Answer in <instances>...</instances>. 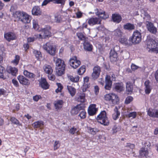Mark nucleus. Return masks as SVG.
<instances>
[{"mask_svg":"<svg viewBox=\"0 0 158 158\" xmlns=\"http://www.w3.org/2000/svg\"><path fill=\"white\" fill-rule=\"evenodd\" d=\"M88 94L82 93L79 96L78 100L82 102H84L85 101V96L88 95Z\"/></svg>","mask_w":158,"mask_h":158,"instance_id":"obj_38","label":"nucleus"},{"mask_svg":"<svg viewBox=\"0 0 158 158\" xmlns=\"http://www.w3.org/2000/svg\"><path fill=\"white\" fill-rule=\"evenodd\" d=\"M83 108H84V106L83 105H78L72 109L71 113L72 115L76 114Z\"/></svg>","mask_w":158,"mask_h":158,"instance_id":"obj_13","label":"nucleus"},{"mask_svg":"<svg viewBox=\"0 0 158 158\" xmlns=\"http://www.w3.org/2000/svg\"><path fill=\"white\" fill-rule=\"evenodd\" d=\"M4 70V67L0 65V77L1 78H3L4 77L3 74Z\"/></svg>","mask_w":158,"mask_h":158,"instance_id":"obj_58","label":"nucleus"},{"mask_svg":"<svg viewBox=\"0 0 158 158\" xmlns=\"http://www.w3.org/2000/svg\"><path fill=\"white\" fill-rule=\"evenodd\" d=\"M12 83L16 87H18L19 86V84L18 81L16 80V79H12Z\"/></svg>","mask_w":158,"mask_h":158,"instance_id":"obj_59","label":"nucleus"},{"mask_svg":"<svg viewBox=\"0 0 158 158\" xmlns=\"http://www.w3.org/2000/svg\"><path fill=\"white\" fill-rule=\"evenodd\" d=\"M43 48L50 54L52 55H54L55 54V48L51 42H48L44 45Z\"/></svg>","mask_w":158,"mask_h":158,"instance_id":"obj_6","label":"nucleus"},{"mask_svg":"<svg viewBox=\"0 0 158 158\" xmlns=\"http://www.w3.org/2000/svg\"><path fill=\"white\" fill-rule=\"evenodd\" d=\"M101 68L98 66H95L93 69V72L92 74V77L94 79H95L98 77L101 72Z\"/></svg>","mask_w":158,"mask_h":158,"instance_id":"obj_11","label":"nucleus"},{"mask_svg":"<svg viewBox=\"0 0 158 158\" xmlns=\"http://www.w3.org/2000/svg\"><path fill=\"white\" fill-rule=\"evenodd\" d=\"M97 119L98 123L105 126L109 124V121L106 117V113L105 111L101 112L97 116Z\"/></svg>","mask_w":158,"mask_h":158,"instance_id":"obj_4","label":"nucleus"},{"mask_svg":"<svg viewBox=\"0 0 158 158\" xmlns=\"http://www.w3.org/2000/svg\"><path fill=\"white\" fill-rule=\"evenodd\" d=\"M51 27L49 26H46L44 28H41L40 31L41 32L40 34L35 35V36L38 38L39 39H45L46 37L49 36L51 32L50 30L51 29Z\"/></svg>","mask_w":158,"mask_h":158,"instance_id":"obj_3","label":"nucleus"},{"mask_svg":"<svg viewBox=\"0 0 158 158\" xmlns=\"http://www.w3.org/2000/svg\"><path fill=\"white\" fill-rule=\"evenodd\" d=\"M86 112L83 108L82 110L80 111V113L79 114V116L81 118L83 119L85 118Z\"/></svg>","mask_w":158,"mask_h":158,"instance_id":"obj_49","label":"nucleus"},{"mask_svg":"<svg viewBox=\"0 0 158 158\" xmlns=\"http://www.w3.org/2000/svg\"><path fill=\"white\" fill-rule=\"evenodd\" d=\"M60 143L59 141H56L54 145V149L55 150L57 149L60 146Z\"/></svg>","mask_w":158,"mask_h":158,"instance_id":"obj_53","label":"nucleus"},{"mask_svg":"<svg viewBox=\"0 0 158 158\" xmlns=\"http://www.w3.org/2000/svg\"><path fill=\"white\" fill-rule=\"evenodd\" d=\"M24 12H21L19 11H17L15 12L14 14V16L17 20L21 21V19Z\"/></svg>","mask_w":158,"mask_h":158,"instance_id":"obj_29","label":"nucleus"},{"mask_svg":"<svg viewBox=\"0 0 158 158\" xmlns=\"http://www.w3.org/2000/svg\"><path fill=\"white\" fill-rule=\"evenodd\" d=\"M10 120L13 123L15 124L19 125H21V124L20 123L19 121L14 117H11Z\"/></svg>","mask_w":158,"mask_h":158,"instance_id":"obj_50","label":"nucleus"},{"mask_svg":"<svg viewBox=\"0 0 158 158\" xmlns=\"http://www.w3.org/2000/svg\"><path fill=\"white\" fill-rule=\"evenodd\" d=\"M62 18L61 16L60 15L56 14L55 16L54 20L56 23H59L62 21Z\"/></svg>","mask_w":158,"mask_h":158,"instance_id":"obj_47","label":"nucleus"},{"mask_svg":"<svg viewBox=\"0 0 158 158\" xmlns=\"http://www.w3.org/2000/svg\"><path fill=\"white\" fill-rule=\"evenodd\" d=\"M40 85L44 89H47L49 88V85L44 78H41L39 81Z\"/></svg>","mask_w":158,"mask_h":158,"instance_id":"obj_25","label":"nucleus"},{"mask_svg":"<svg viewBox=\"0 0 158 158\" xmlns=\"http://www.w3.org/2000/svg\"><path fill=\"white\" fill-rule=\"evenodd\" d=\"M21 21L24 23H28L31 22V17L25 12L24 13Z\"/></svg>","mask_w":158,"mask_h":158,"instance_id":"obj_19","label":"nucleus"},{"mask_svg":"<svg viewBox=\"0 0 158 158\" xmlns=\"http://www.w3.org/2000/svg\"><path fill=\"white\" fill-rule=\"evenodd\" d=\"M97 111V109L96 107V105L93 104L89 106L88 113L89 115H93L96 114Z\"/></svg>","mask_w":158,"mask_h":158,"instance_id":"obj_23","label":"nucleus"},{"mask_svg":"<svg viewBox=\"0 0 158 158\" xmlns=\"http://www.w3.org/2000/svg\"><path fill=\"white\" fill-rule=\"evenodd\" d=\"M7 92L3 89H0V96L2 95H5L6 94Z\"/></svg>","mask_w":158,"mask_h":158,"instance_id":"obj_61","label":"nucleus"},{"mask_svg":"<svg viewBox=\"0 0 158 158\" xmlns=\"http://www.w3.org/2000/svg\"><path fill=\"white\" fill-rule=\"evenodd\" d=\"M119 46H116L113 49H111L110 52V59L112 62L115 61L117 60L118 56L117 52L119 50Z\"/></svg>","mask_w":158,"mask_h":158,"instance_id":"obj_8","label":"nucleus"},{"mask_svg":"<svg viewBox=\"0 0 158 158\" xmlns=\"http://www.w3.org/2000/svg\"><path fill=\"white\" fill-rule=\"evenodd\" d=\"M112 19L114 22L119 23L122 20V17L119 14H114L112 15Z\"/></svg>","mask_w":158,"mask_h":158,"instance_id":"obj_26","label":"nucleus"},{"mask_svg":"<svg viewBox=\"0 0 158 158\" xmlns=\"http://www.w3.org/2000/svg\"><path fill=\"white\" fill-rule=\"evenodd\" d=\"M119 41L122 44H124L125 45L128 44L127 39L125 37H122L120 39Z\"/></svg>","mask_w":158,"mask_h":158,"instance_id":"obj_51","label":"nucleus"},{"mask_svg":"<svg viewBox=\"0 0 158 158\" xmlns=\"http://www.w3.org/2000/svg\"><path fill=\"white\" fill-rule=\"evenodd\" d=\"M67 88L71 95L72 97L76 93L75 89L71 86H67Z\"/></svg>","mask_w":158,"mask_h":158,"instance_id":"obj_35","label":"nucleus"},{"mask_svg":"<svg viewBox=\"0 0 158 158\" xmlns=\"http://www.w3.org/2000/svg\"><path fill=\"white\" fill-rule=\"evenodd\" d=\"M85 71V68L84 66H82L78 70V73L79 75H82L83 74Z\"/></svg>","mask_w":158,"mask_h":158,"instance_id":"obj_48","label":"nucleus"},{"mask_svg":"<svg viewBox=\"0 0 158 158\" xmlns=\"http://www.w3.org/2000/svg\"><path fill=\"white\" fill-rule=\"evenodd\" d=\"M101 20L97 17L91 18L88 21V23L90 25H94L96 24H100Z\"/></svg>","mask_w":158,"mask_h":158,"instance_id":"obj_18","label":"nucleus"},{"mask_svg":"<svg viewBox=\"0 0 158 158\" xmlns=\"http://www.w3.org/2000/svg\"><path fill=\"white\" fill-rule=\"evenodd\" d=\"M126 90L128 92L130 93L132 92L133 87L132 84L129 82H128L126 83Z\"/></svg>","mask_w":158,"mask_h":158,"instance_id":"obj_37","label":"nucleus"},{"mask_svg":"<svg viewBox=\"0 0 158 158\" xmlns=\"http://www.w3.org/2000/svg\"><path fill=\"white\" fill-rule=\"evenodd\" d=\"M4 37L5 39L9 42L14 40L16 38L15 34L14 33L11 32H8L5 33Z\"/></svg>","mask_w":158,"mask_h":158,"instance_id":"obj_17","label":"nucleus"},{"mask_svg":"<svg viewBox=\"0 0 158 158\" xmlns=\"http://www.w3.org/2000/svg\"><path fill=\"white\" fill-rule=\"evenodd\" d=\"M114 113L113 114L112 117L114 119L116 120L118 118L120 114V113L118 111L117 108L115 107L114 110Z\"/></svg>","mask_w":158,"mask_h":158,"instance_id":"obj_36","label":"nucleus"},{"mask_svg":"<svg viewBox=\"0 0 158 158\" xmlns=\"http://www.w3.org/2000/svg\"><path fill=\"white\" fill-rule=\"evenodd\" d=\"M17 79L19 82L23 85H27L29 84V80L25 77L22 75H19L17 77Z\"/></svg>","mask_w":158,"mask_h":158,"instance_id":"obj_20","label":"nucleus"},{"mask_svg":"<svg viewBox=\"0 0 158 158\" xmlns=\"http://www.w3.org/2000/svg\"><path fill=\"white\" fill-rule=\"evenodd\" d=\"M33 27L34 29L36 30H38L39 25L38 24V20L36 19H34L32 20Z\"/></svg>","mask_w":158,"mask_h":158,"instance_id":"obj_40","label":"nucleus"},{"mask_svg":"<svg viewBox=\"0 0 158 158\" xmlns=\"http://www.w3.org/2000/svg\"><path fill=\"white\" fill-rule=\"evenodd\" d=\"M95 11L96 15L102 19H106L109 17L108 14L107 13L101 9H96Z\"/></svg>","mask_w":158,"mask_h":158,"instance_id":"obj_9","label":"nucleus"},{"mask_svg":"<svg viewBox=\"0 0 158 158\" xmlns=\"http://www.w3.org/2000/svg\"><path fill=\"white\" fill-rule=\"evenodd\" d=\"M105 85L104 87L106 89L110 90L111 88L112 82L110 80V77L107 75L105 77Z\"/></svg>","mask_w":158,"mask_h":158,"instance_id":"obj_15","label":"nucleus"},{"mask_svg":"<svg viewBox=\"0 0 158 158\" xmlns=\"http://www.w3.org/2000/svg\"><path fill=\"white\" fill-rule=\"evenodd\" d=\"M44 72L48 74H51L53 72L52 67L48 65H45L43 67Z\"/></svg>","mask_w":158,"mask_h":158,"instance_id":"obj_30","label":"nucleus"},{"mask_svg":"<svg viewBox=\"0 0 158 158\" xmlns=\"http://www.w3.org/2000/svg\"><path fill=\"white\" fill-rule=\"evenodd\" d=\"M88 87V85L87 84H84L83 86L82 87L83 93L88 94H90L89 91L87 89Z\"/></svg>","mask_w":158,"mask_h":158,"instance_id":"obj_41","label":"nucleus"},{"mask_svg":"<svg viewBox=\"0 0 158 158\" xmlns=\"http://www.w3.org/2000/svg\"><path fill=\"white\" fill-rule=\"evenodd\" d=\"M142 36L140 32L138 30L134 31L133 35L129 38V40L132 43L138 44L141 40Z\"/></svg>","mask_w":158,"mask_h":158,"instance_id":"obj_5","label":"nucleus"},{"mask_svg":"<svg viewBox=\"0 0 158 158\" xmlns=\"http://www.w3.org/2000/svg\"><path fill=\"white\" fill-rule=\"evenodd\" d=\"M33 53L37 59H39L42 57V55L40 51L34 50L33 51Z\"/></svg>","mask_w":158,"mask_h":158,"instance_id":"obj_43","label":"nucleus"},{"mask_svg":"<svg viewBox=\"0 0 158 158\" xmlns=\"http://www.w3.org/2000/svg\"><path fill=\"white\" fill-rule=\"evenodd\" d=\"M84 48L85 50L90 51L92 50V46L88 42H85L84 43Z\"/></svg>","mask_w":158,"mask_h":158,"instance_id":"obj_34","label":"nucleus"},{"mask_svg":"<svg viewBox=\"0 0 158 158\" xmlns=\"http://www.w3.org/2000/svg\"><path fill=\"white\" fill-rule=\"evenodd\" d=\"M139 154L141 156L147 157L148 154V152L147 148H142L139 151Z\"/></svg>","mask_w":158,"mask_h":158,"instance_id":"obj_32","label":"nucleus"},{"mask_svg":"<svg viewBox=\"0 0 158 158\" xmlns=\"http://www.w3.org/2000/svg\"><path fill=\"white\" fill-rule=\"evenodd\" d=\"M133 99V98L131 96H129L127 97L125 100V103L127 104L129 103Z\"/></svg>","mask_w":158,"mask_h":158,"instance_id":"obj_55","label":"nucleus"},{"mask_svg":"<svg viewBox=\"0 0 158 158\" xmlns=\"http://www.w3.org/2000/svg\"><path fill=\"white\" fill-rule=\"evenodd\" d=\"M139 67L134 64H132L131 65V69L133 71H135L138 69Z\"/></svg>","mask_w":158,"mask_h":158,"instance_id":"obj_60","label":"nucleus"},{"mask_svg":"<svg viewBox=\"0 0 158 158\" xmlns=\"http://www.w3.org/2000/svg\"><path fill=\"white\" fill-rule=\"evenodd\" d=\"M64 102L62 100H57L55 101L54 105L56 110H59L63 106Z\"/></svg>","mask_w":158,"mask_h":158,"instance_id":"obj_28","label":"nucleus"},{"mask_svg":"<svg viewBox=\"0 0 158 158\" xmlns=\"http://www.w3.org/2000/svg\"><path fill=\"white\" fill-rule=\"evenodd\" d=\"M23 74L25 76L30 78H33L35 76L33 73L29 72L26 70L24 71Z\"/></svg>","mask_w":158,"mask_h":158,"instance_id":"obj_39","label":"nucleus"},{"mask_svg":"<svg viewBox=\"0 0 158 158\" xmlns=\"http://www.w3.org/2000/svg\"><path fill=\"white\" fill-rule=\"evenodd\" d=\"M69 132L72 134H74L76 133H77V129L75 127H72L70 129Z\"/></svg>","mask_w":158,"mask_h":158,"instance_id":"obj_56","label":"nucleus"},{"mask_svg":"<svg viewBox=\"0 0 158 158\" xmlns=\"http://www.w3.org/2000/svg\"><path fill=\"white\" fill-rule=\"evenodd\" d=\"M6 71L8 73L11 74L12 76H16L18 73V69L15 67L8 66L6 68Z\"/></svg>","mask_w":158,"mask_h":158,"instance_id":"obj_16","label":"nucleus"},{"mask_svg":"<svg viewBox=\"0 0 158 158\" xmlns=\"http://www.w3.org/2000/svg\"><path fill=\"white\" fill-rule=\"evenodd\" d=\"M123 27L125 30L131 31L134 30L135 27L133 24L128 23L123 25Z\"/></svg>","mask_w":158,"mask_h":158,"instance_id":"obj_27","label":"nucleus"},{"mask_svg":"<svg viewBox=\"0 0 158 158\" xmlns=\"http://www.w3.org/2000/svg\"><path fill=\"white\" fill-rule=\"evenodd\" d=\"M99 131V129L96 127L92 128L90 127L88 128V132L93 135H95L97 132Z\"/></svg>","mask_w":158,"mask_h":158,"instance_id":"obj_33","label":"nucleus"},{"mask_svg":"<svg viewBox=\"0 0 158 158\" xmlns=\"http://www.w3.org/2000/svg\"><path fill=\"white\" fill-rule=\"evenodd\" d=\"M19 60L20 57L18 55H16L15 57V59L12 61V62L15 65H17L18 64Z\"/></svg>","mask_w":158,"mask_h":158,"instance_id":"obj_52","label":"nucleus"},{"mask_svg":"<svg viewBox=\"0 0 158 158\" xmlns=\"http://www.w3.org/2000/svg\"><path fill=\"white\" fill-rule=\"evenodd\" d=\"M51 2H55L58 4H64L65 2L64 0H49Z\"/></svg>","mask_w":158,"mask_h":158,"instance_id":"obj_57","label":"nucleus"},{"mask_svg":"<svg viewBox=\"0 0 158 158\" xmlns=\"http://www.w3.org/2000/svg\"><path fill=\"white\" fill-rule=\"evenodd\" d=\"M147 48L149 52L158 53V43L152 39L147 40L146 42Z\"/></svg>","mask_w":158,"mask_h":158,"instance_id":"obj_2","label":"nucleus"},{"mask_svg":"<svg viewBox=\"0 0 158 158\" xmlns=\"http://www.w3.org/2000/svg\"><path fill=\"white\" fill-rule=\"evenodd\" d=\"M104 98L106 101H109L114 104L118 103L119 101L118 96L113 93L106 94L105 95Z\"/></svg>","mask_w":158,"mask_h":158,"instance_id":"obj_7","label":"nucleus"},{"mask_svg":"<svg viewBox=\"0 0 158 158\" xmlns=\"http://www.w3.org/2000/svg\"><path fill=\"white\" fill-rule=\"evenodd\" d=\"M44 125V122L42 121L35 122L32 124V126L35 128L40 127Z\"/></svg>","mask_w":158,"mask_h":158,"instance_id":"obj_31","label":"nucleus"},{"mask_svg":"<svg viewBox=\"0 0 158 158\" xmlns=\"http://www.w3.org/2000/svg\"><path fill=\"white\" fill-rule=\"evenodd\" d=\"M144 91L146 94H149L151 92L152 88L150 85V82L149 80L146 81L144 83Z\"/></svg>","mask_w":158,"mask_h":158,"instance_id":"obj_21","label":"nucleus"},{"mask_svg":"<svg viewBox=\"0 0 158 158\" xmlns=\"http://www.w3.org/2000/svg\"><path fill=\"white\" fill-rule=\"evenodd\" d=\"M137 115L136 112L134 111L130 113L127 115V116L129 118H131V119L135 118Z\"/></svg>","mask_w":158,"mask_h":158,"instance_id":"obj_46","label":"nucleus"},{"mask_svg":"<svg viewBox=\"0 0 158 158\" xmlns=\"http://www.w3.org/2000/svg\"><path fill=\"white\" fill-rule=\"evenodd\" d=\"M121 128L120 127H118L116 125L114 126L112 130V133L113 134L116 133L118 132L121 130Z\"/></svg>","mask_w":158,"mask_h":158,"instance_id":"obj_42","label":"nucleus"},{"mask_svg":"<svg viewBox=\"0 0 158 158\" xmlns=\"http://www.w3.org/2000/svg\"><path fill=\"white\" fill-rule=\"evenodd\" d=\"M114 89L116 91L120 92L124 90V88L122 83H116L114 85Z\"/></svg>","mask_w":158,"mask_h":158,"instance_id":"obj_22","label":"nucleus"},{"mask_svg":"<svg viewBox=\"0 0 158 158\" xmlns=\"http://www.w3.org/2000/svg\"><path fill=\"white\" fill-rule=\"evenodd\" d=\"M41 98L39 95H35L33 97V99L35 101L37 102Z\"/></svg>","mask_w":158,"mask_h":158,"instance_id":"obj_63","label":"nucleus"},{"mask_svg":"<svg viewBox=\"0 0 158 158\" xmlns=\"http://www.w3.org/2000/svg\"><path fill=\"white\" fill-rule=\"evenodd\" d=\"M76 15L77 18H79L81 17L82 16V13L80 11H78L76 13Z\"/></svg>","mask_w":158,"mask_h":158,"instance_id":"obj_64","label":"nucleus"},{"mask_svg":"<svg viewBox=\"0 0 158 158\" xmlns=\"http://www.w3.org/2000/svg\"><path fill=\"white\" fill-rule=\"evenodd\" d=\"M48 77L49 80L52 81H53L55 79L54 75L52 74H48Z\"/></svg>","mask_w":158,"mask_h":158,"instance_id":"obj_62","label":"nucleus"},{"mask_svg":"<svg viewBox=\"0 0 158 158\" xmlns=\"http://www.w3.org/2000/svg\"><path fill=\"white\" fill-rule=\"evenodd\" d=\"M77 36L78 38L81 40H84L85 39V36L81 33H77Z\"/></svg>","mask_w":158,"mask_h":158,"instance_id":"obj_54","label":"nucleus"},{"mask_svg":"<svg viewBox=\"0 0 158 158\" xmlns=\"http://www.w3.org/2000/svg\"><path fill=\"white\" fill-rule=\"evenodd\" d=\"M148 114L152 117L158 118V110L150 108L148 111Z\"/></svg>","mask_w":158,"mask_h":158,"instance_id":"obj_14","label":"nucleus"},{"mask_svg":"<svg viewBox=\"0 0 158 158\" xmlns=\"http://www.w3.org/2000/svg\"><path fill=\"white\" fill-rule=\"evenodd\" d=\"M70 64L74 69H76L80 64L81 62L77 60L76 56H73L69 60Z\"/></svg>","mask_w":158,"mask_h":158,"instance_id":"obj_10","label":"nucleus"},{"mask_svg":"<svg viewBox=\"0 0 158 158\" xmlns=\"http://www.w3.org/2000/svg\"><path fill=\"white\" fill-rule=\"evenodd\" d=\"M146 25L148 31L151 33L153 34H156V33L157 29L152 23L147 21Z\"/></svg>","mask_w":158,"mask_h":158,"instance_id":"obj_12","label":"nucleus"},{"mask_svg":"<svg viewBox=\"0 0 158 158\" xmlns=\"http://www.w3.org/2000/svg\"><path fill=\"white\" fill-rule=\"evenodd\" d=\"M32 14L35 15H41L42 11L39 6H34L32 8Z\"/></svg>","mask_w":158,"mask_h":158,"instance_id":"obj_24","label":"nucleus"},{"mask_svg":"<svg viewBox=\"0 0 158 158\" xmlns=\"http://www.w3.org/2000/svg\"><path fill=\"white\" fill-rule=\"evenodd\" d=\"M114 35L117 37H121L123 34V33L119 29H117L114 31Z\"/></svg>","mask_w":158,"mask_h":158,"instance_id":"obj_45","label":"nucleus"},{"mask_svg":"<svg viewBox=\"0 0 158 158\" xmlns=\"http://www.w3.org/2000/svg\"><path fill=\"white\" fill-rule=\"evenodd\" d=\"M68 78L71 81L73 82H77L79 79V77L78 76H77L75 77L72 76H69Z\"/></svg>","mask_w":158,"mask_h":158,"instance_id":"obj_44","label":"nucleus"},{"mask_svg":"<svg viewBox=\"0 0 158 158\" xmlns=\"http://www.w3.org/2000/svg\"><path fill=\"white\" fill-rule=\"evenodd\" d=\"M54 61L56 64V74L60 76L64 73L65 65L63 60L57 57H54Z\"/></svg>","mask_w":158,"mask_h":158,"instance_id":"obj_1","label":"nucleus"}]
</instances>
